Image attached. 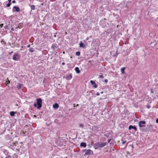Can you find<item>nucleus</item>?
Returning a JSON list of instances; mask_svg holds the SVG:
<instances>
[{"mask_svg": "<svg viewBox=\"0 0 158 158\" xmlns=\"http://www.w3.org/2000/svg\"><path fill=\"white\" fill-rule=\"evenodd\" d=\"M107 144V143L106 142L102 143L101 142H98L96 143L94 145V147L95 149L99 148H102Z\"/></svg>", "mask_w": 158, "mask_h": 158, "instance_id": "obj_1", "label": "nucleus"}, {"mask_svg": "<svg viewBox=\"0 0 158 158\" xmlns=\"http://www.w3.org/2000/svg\"><path fill=\"white\" fill-rule=\"evenodd\" d=\"M12 59L14 60H18L19 59V54L17 53H15L13 55Z\"/></svg>", "mask_w": 158, "mask_h": 158, "instance_id": "obj_3", "label": "nucleus"}, {"mask_svg": "<svg viewBox=\"0 0 158 158\" xmlns=\"http://www.w3.org/2000/svg\"><path fill=\"white\" fill-rule=\"evenodd\" d=\"M34 106L35 107H36L37 106V103H35L34 104Z\"/></svg>", "mask_w": 158, "mask_h": 158, "instance_id": "obj_27", "label": "nucleus"}, {"mask_svg": "<svg viewBox=\"0 0 158 158\" xmlns=\"http://www.w3.org/2000/svg\"><path fill=\"white\" fill-rule=\"evenodd\" d=\"M80 127H83V124H80L79 125Z\"/></svg>", "mask_w": 158, "mask_h": 158, "instance_id": "obj_25", "label": "nucleus"}, {"mask_svg": "<svg viewBox=\"0 0 158 158\" xmlns=\"http://www.w3.org/2000/svg\"><path fill=\"white\" fill-rule=\"evenodd\" d=\"M27 48H29L30 47V44L28 45L27 46Z\"/></svg>", "mask_w": 158, "mask_h": 158, "instance_id": "obj_34", "label": "nucleus"}, {"mask_svg": "<svg viewBox=\"0 0 158 158\" xmlns=\"http://www.w3.org/2000/svg\"><path fill=\"white\" fill-rule=\"evenodd\" d=\"M156 122L157 123H158V118L156 119Z\"/></svg>", "mask_w": 158, "mask_h": 158, "instance_id": "obj_31", "label": "nucleus"}, {"mask_svg": "<svg viewBox=\"0 0 158 158\" xmlns=\"http://www.w3.org/2000/svg\"><path fill=\"white\" fill-rule=\"evenodd\" d=\"M103 82H104L105 83H107L108 82V80L107 79H105L104 81L102 80Z\"/></svg>", "mask_w": 158, "mask_h": 158, "instance_id": "obj_22", "label": "nucleus"}, {"mask_svg": "<svg viewBox=\"0 0 158 158\" xmlns=\"http://www.w3.org/2000/svg\"><path fill=\"white\" fill-rule=\"evenodd\" d=\"M100 78H104V77L102 75H100L99 76Z\"/></svg>", "mask_w": 158, "mask_h": 158, "instance_id": "obj_26", "label": "nucleus"}, {"mask_svg": "<svg viewBox=\"0 0 158 158\" xmlns=\"http://www.w3.org/2000/svg\"><path fill=\"white\" fill-rule=\"evenodd\" d=\"M145 123L146 122L144 121H140L139 123V126L140 127H144V125L145 124Z\"/></svg>", "mask_w": 158, "mask_h": 158, "instance_id": "obj_4", "label": "nucleus"}, {"mask_svg": "<svg viewBox=\"0 0 158 158\" xmlns=\"http://www.w3.org/2000/svg\"><path fill=\"white\" fill-rule=\"evenodd\" d=\"M43 5H44V3H41V6H43Z\"/></svg>", "mask_w": 158, "mask_h": 158, "instance_id": "obj_38", "label": "nucleus"}, {"mask_svg": "<svg viewBox=\"0 0 158 158\" xmlns=\"http://www.w3.org/2000/svg\"><path fill=\"white\" fill-rule=\"evenodd\" d=\"M75 104H73V106H74V107H75Z\"/></svg>", "mask_w": 158, "mask_h": 158, "instance_id": "obj_42", "label": "nucleus"}, {"mask_svg": "<svg viewBox=\"0 0 158 158\" xmlns=\"http://www.w3.org/2000/svg\"><path fill=\"white\" fill-rule=\"evenodd\" d=\"M36 103L37 105V108L40 109L42 106V100L41 98H38L36 99Z\"/></svg>", "mask_w": 158, "mask_h": 158, "instance_id": "obj_2", "label": "nucleus"}, {"mask_svg": "<svg viewBox=\"0 0 158 158\" xmlns=\"http://www.w3.org/2000/svg\"><path fill=\"white\" fill-rule=\"evenodd\" d=\"M80 47L84 48L85 47V46L84 45L83 43L81 42L80 44Z\"/></svg>", "mask_w": 158, "mask_h": 158, "instance_id": "obj_14", "label": "nucleus"}, {"mask_svg": "<svg viewBox=\"0 0 158 158\" xmlns=\"http://www.w3.org/2000/svg\"><path fill=\"white\" fill-rule=\"evenodd\" d=\"M131 129L135 130V131H136L137 130V128L135 126H133L131 125L129 127V129L130 130Z\"/></svg>", "mask_w": 158, "mask_h": 158, "instance_id": "obj_8", "label": "nucleus"}, {"mask_svg": "<svg viewBox=\"0 0 158 158\" xmlns=\"http://www.w3.org/2000/svg\"><path fill=\"white\" fill-rule=\"evenodd\" d=\"M78 106H79V105L78 104H77V105H76V107H77Z\"/></svg>", "mask_w": 158, "mask_h": 158, "instance_id": "obj_41", "label": "nucleus"}, {"mask_svg": "<svg viewBox=\"0 0 158 158\" xmlns=\"http://www.w3.org/2000/svg\"><path fill=\"white\" fill-rule=\"evenodd\" d=\"M111 141V139H109L108 140V142H107V144L108 143L110 142V141Z\"/></svg>", "mask_w": 158, "mask_h": 158, "instance_id": "obj_28", "label": "nucleus"}, {"mask_svg": "<svg viewBox=\"0 0 158 158\" xmlns=\"http://www.w3.org/2000/svg\"><path fill=\"white\" fill-rule=\"evenodd\" d=\"M13 8L15 9V11L17 12H18L20 11V9L18 7L15 6L13 7Z\"/></svg>", "mask_w": 158, "mask_h": 158, "instance_id": "obj_13", "label": "nucleus"}, {"mask_svg": "<svg viewBox=\"0 0 158 158\" xmlns=\"http://www.w3.org/2000/svg\"><path fill=\"white\" fill-rule=\"evenodd\" d=\"M7 80L8 81H6V85L7 86L10 83V81H9L8 78H7Z\"/></svg>", "mask_w": 158, "mask_h": 158, "instance_id": "obj_18", "label": "nucleus"}, {"mask_svg": "<svg viewBox=\"0 0 158 158\" xmlns=\"http://www.w3.org/2000/svg\"><path fill=\"white\" fill-rule=\"evenodd\" d=\"M34 116V117H36V115H35Z\"/></svg>", "mask_w": 158, "mask_h": 158, "instance_id": "obj_46", "label": "nucleus"}, {"mask_svg": "<svg viewBox=\"0 0 158 158\" xmlns=\"http://www.w3.org/2000/svg\"><path fill=\"white\" fill-rule=\"evenodd\" d=\"M11 30L12 31H14V28H13V27L11 28Z\"/></svg>", "mask_w": 158, "mask_h": 158, "instance_id": "obj_32", "label": "nucleus"}, {"mask_svg": "<svg viewBox=\"0 0 158 158\" xmlns=\"http://www.w3.org/2000/svg\"><path fill=\"white\" fill-rule=\"evenodd\" d=\"M11 157L9 155L6 157L5 158H11Z\"/></svg>", "mask_w": 158, "mask_h": 158, "instance_id": "obj_23", "label": "nucleus"}, {"mask_svg": "<svg viewBox=\"0 0 158 158\" xmlns=\"http://www.w3.org/2000/svg\"><path fill=\"white\" fill-rule=\"evenodd\" d=\"M125 68L123 67L121 69V72L122 74H124L125 73L124 70Z\"/></svg>", "mask_w": 158, "mask_h": 158, "instance_id": "obj_15", "label": "nucleus"}, {"mask_svg": "<svg viewBox=\"0 0 158 158\" xmlns=\"http://www.w3.org/2000/svg\"><path fill=\"white\" fill-rule=\"evenodd\" d=\"M64 78L68 80H70L72 77V74L71 73L69 74L67 76H65L64 77Z\"/></svg>", "mask_w": 158, "mask_h": 158, "instance_id": "obj_5", "label": "nucleus"}, {"mask_svg": "<svg viewBox=\"0 0 158 158\" xmlns=\"http://www.w3.org/2000/svg\"><path fill=\"white\" fill-rule=\"evenodd\" d=\"M148 108H149V106H148Z\"/></svg>", "mask_w": 158, "mask_h": 158, "instance_id": "obj_44", "label": "nucleus"}, {"mask_svg": "<svg viewBox=\"0 0 158 158\" xmlns=\"http://www.w3.org/2000/svg\"><path fill=\"white\" fill-rule=\"evenodd\" d=\"M11 0H8L9 3H11Z\"/></svg>", "mask_w": 158, "mask_h": 158, "instance_id": "obj_33", "label": "nucleus"}, {"mask_svg": "<svg viewBox=\"0 0 158 158\" xmlns=\"http://www.w3.org/2000/svg\"><path fill=\"white\" fill-rule=\"evenodd\" d=\"M23 134H25V132H24V131H23Z\"/></svg>", "mask_w": 158, "mask_h": 158, "instance_id": "obj_40", "label": "nucleus"}, {"mask_svg": "<svg viewBox=\"0 0 158 158\" xmlns=\"http://www.w3.org/2000/svg\"><path fill=\"white\" fill-rule=\"evenodd\" d=\"M59 107V105L58 104L55 103L53 105V107L56 109H57Z\"/></svg>", "mask_w": 158, "mask_h": 158, "instance_id": "obj_9", "label": "nucleus"}, {"mask_svg": "<svg viewBox=\"0 0 158 158\" xmlns=\"http://www.w3.org/2000/svg\"><path fill=\"white\" fill-rule=\"evenodd\" d=\"M100 95V94L98 93V92H97V93H96V95L97 96H98Z\"/></svg>", "mask_w": 158, "mask_h": 158, "instance_id": "obj_30", "label": "nucleus"}, {"mask_svg": "<svg viewBox=\"0 0 158 158\" xmlns=\"http://www.w3.org/2000/svg\"><path fill=\"white\" fill-rule=\"evenodd\" d=\"M76 55L77 56H79L80 55V52H76Z\"/></svg>", "mask_w": 158, "mask_h": 158, "instance_id": "obj_20", "label": "nucleus"}, {"mask_svg": "<svg viewBox=\"0 0 158 158\" xmlns=\"http://www.w3.org/2000/svg\"><path fill=\"white\" fill-rule=\"evenodd\" d=\"M126 142V141H123L122 142V144H124V143H125Z\"/></svg>", "mask_w": 158, "mask_h": 158, "instance_id": "obj_24", "label": "nucleus"}, {"mask_svg": "<svg viewBox=\"0 0 158 158\" xmlns=\"http://www.w3.org/2000/svg\"><path fill=\"white\" fill-rule=\"evenodd\" d=\"M15 113L14 111H12L10 112V114L11 116H13L15 115Z\"/></svg>", "mask_w": 158, "mask_h": 158, "instance_id": "obj_17", "label": "nucleus"}, {"mask_svg": "<svg viewBox=\"0 0 158 158\" xmlns=\"http://www.w3.org/2000/svg\"><path fill=\"white\" fill-rule=\"evenodd\" d=\"M90 83L92 85H93V87L95 88H97V85L95 84V82L93 80H91L90 81Z\"/></svg>", "mask_w": 158, "mask_h": 158, "instance_id": "obj_7", "label": "nucleus"}, {"mask_svg": "<svg viewBox=\"0 0 158 158\" xmlns=\"http://www.w3.org/2000/svg\"><path fill=\"white\" fill-rule=\"evenodd\" d=\"M103 114L102 113L101 114V115H102Z\"/></svg>", "mask_w": 158, "mask_h": 158, "instance_id": "obj_48", "label": "nucleus"}, {"mask_svg": "<svg viewBox=\"0 0 158 158\" xmlns=\"http://www.w3.org/2000/svg\"><path fill=\"white\" fill-rule=\"evenodd\" d=\"M15 2H16V1H15V0H13V1H12V2H13V3H15Z\"/></svg>", "mask_w": 158, "mask_h": 158, "instance_id": "obj_36", "label": "nucleus"}, {"mask_svg": "<svg viewBox=\"0 0 158 158\" xmlns=\"http://www.w3.org/2000/svg\"><path fill=\"white\" fill-rule=\"evenodd\" d=\"M31 10H34L35 9V6L34 5H31Z\"/></svg>", "mask_w": 158, "mask_h": 158, "instance_id": "obj_19", "label": "nucleus"}, {"mask_svg": "<svg viewBox=\"0 0 158 158\" xmlns=\"http://www.w3.org/2000/svg\"><path fill=\"white\" fill-rule=\"evenodd\" d=\"M86 144L85 142H82L80 144V146L81 147H83L84 148H85L86 147Z\"/></svg>", "mask_w": 158, "mask_h": 158, "instance_id": "obj_10", "label": "nucleus"}, {"mask_svg": "<svg viewBox=\"0 0 158 158\" xmlns=\"http://www.w3.org/2000/svg\"><path fill=\"white\" fill-rule=\"evenodd\" d=\"M93 151L90 149H88L86 150L85 153L84 154V156H85L87 155L90 154L91 153H93Z\"/></svg>", "mask_w": 158, "mask_h": 158, "instance_id": "obj_6", "label": "nucleus"}, {"mask_svg": "<svg viewBox=\"0 0 158 158\" xmlns=\"http://www.w3.org/2000/svg\"><path fill=\"white\" fill-rule=\"evenodd\" d=\"M22 86L23 85L22 84L18 83V85H17L16 87L19 89L21 88Z\"/></svg>", "mask_w": 158, "mask_h": 158, "instance_id": "obj_11", "label": "nucleus"}, {"mask_svg": "<svg viewBox=\"0 0 158 158\" xmlns=\"http://www.w3.org/2000/svg\"><path fill=\"white\" fill-rule=\"evenodd\" d=\"M18 104H16V106H18Z\"/></svg>", "mask_w": 158, "mask_h": 158, "instance_id": "obj_49", "label": "nucleus"}, {"mask_svg": "<svg viewBox=\"0 0 158 158\" xmlns=\"http://www.w3.org/2000/svg\"><path fill=\"white\" fill-rule=\"evenodd\" d=\"M13 52V51H11L10 52H9V55H11L12 53Z\"/></svg>", "mask_w": 158, "mask_h": 158, "instance_id": "obj_29", "label": "nucleus"}, {"mask_svg": "<svg viewBox=\"0 0 158 158\" xmlns=\"http://www.w3.org/2000/svg\"><path fill=\"white\" fill-rule=\"evenodd\" d=\"M62 64L63 65H64L65 64V63L64 62H63L62 63Z\"/></svg>", "mask_w": 158, "mask_h": 158, "instance_id": "obj_37", "label": "nucleus"}, {"mask_svg": "<svg viewBox=\"0 0 158 158\" xmlns=\"http://www.w3.org/2000/svg\"><path fill=\"white\" fill-rule=\"evenodd\" d=\"M75 70L76 72L77 73H80V70L79 68L78 67H76L75 68Z\"/></svg>", "mask_w": 158, "mask_h": 158, "instance_id": "obj_12", "label": "nucleus"}, {"mask_svg": "<svg viewBox=\"0 0 158 158\" xmlns=\"http://www.w3.org/2000/svg\"><path fill=\"white\" fill-rule=\"evenodd\" d=\"M35 48H30L29 49V51L31 52H34L35 51Z\"/></svg>", "mask_w": 158, "mask_h": 158, "instance_id": "obj_16", "label": "nucleus"}, {"mask_svg": "<svg viewBox=\"0 0 158 158\" xmlns=\"http://www.w3.org/2000/svg\"><path fill=\"white\" fill-rule=\"evenodd\" d=\"M11 3H8V4L6 5V7H9L10 6V5H11Z\"/></svg>", "mask_w": 158, "mask_h": 158, "instance_id": "obj_21", "label": "nucleus"}, {"mask_svg": "<svg viewBox=\"0 0 158 158\" xmlns=\"http://www.w3.org/2000/svg\"><path fill=\"white\" fill-rule=\"evenodd\" d=\"M88 38H87V40H88Z\"/></svg>", "mask_w": 158, "mask_h": 158, "instance_id": "obj_47", "label": "nucleus"}, {"mask_svg": "<svg viewBox=\"0 0 158 158\" xmlns=\"http://www.w3.org/2000/svg\"><path fill=\"white\" fill-rule=\"evenodd\" d=\"M64 52H63V53H64Z\"/></svg>", "mask_w": 158, "mask_h": 158, "instance_id": "obj_45", "label": "nucleus"}, {"mask_svg": "<svg viewBox=\"0 0 158 158\" xmlns=\"http://www.w3.org/2000/svg\"><path fill=\"white\" fill-rule=\"evenodd\" d=\"M3 24H1L0 25V26H1V27H2L3 26Z\"/></svg>", "mask_w": 158, "mask_h": 158, "instance_id": "obj_35", "label": "nucleus"}, {"mask_svg": "<svg viewBox=\"0 0 158 158\" xmlns=\"http://www.w3.org/2000/svg\"><path fill=\"white\" fill-rule=\"evenodd\" d=\"M54 37H56V34H55L54 35Z\"/></svg>", "mask_w": 158, "mask_h": 158, "instance_id": "obj_39", "label": "nucleus"}, {"mask_svg": "<svg viewBox=\"0 0 158 158\" xmlns=\"http://www.w3.org/2000/svg\"><path fill=\"white\" fill-rule=\"evenodd\" d=\"M101 94H103V91H102L101 92Z\"/></svg>", "mask_w": 158, "mask_h": 158, "instance_id": "obj_43", "label": "nucleus"}]
</instances>
